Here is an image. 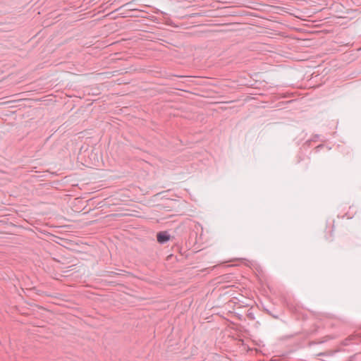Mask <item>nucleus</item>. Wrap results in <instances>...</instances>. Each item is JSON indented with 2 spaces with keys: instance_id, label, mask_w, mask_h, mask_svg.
Masks as SVG:
<instances>
[{
  "instance_id": "obj_2",
  "label": "nucleus",
  "mask_w": 361,
  "mask_h": 361,
  "mask_svg": "<svg viewBox=\"0 0 361 361\" xmlns=\"http://www.w3.org/2000/svg\"><path fill=\"white\" fill-rule=\"evenodd\" d=\"M353 338H354V336H352L349 337L348 338L345 339V341L343 342L344 345H348V343H349L348 341L350 340H352Z\"/></svg>"
},
{
  "instance_id": "obj_1",
  "label": "nucleus",
  "mask_w": 361,
  "mask_h": 361,
  "mask_svg": "<svg viewBox=\"0 0 361 361\" xmlns=\"http://www.w3.org/2000/svg\"><path fill=\"white\" fill-rule=\"evenodd\" d=\"M171 235L168 231H161L157 234V239L160 244H165L170 240Z\"/></svg>"
}]
</instances>
